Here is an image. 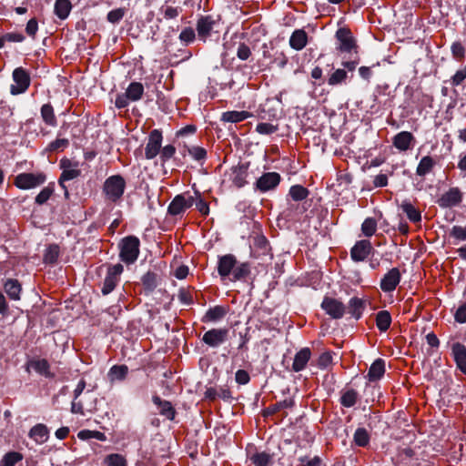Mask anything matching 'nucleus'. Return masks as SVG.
<instances>
[{
    "instance_id": "29",
    "label": "nucleus",
    "mask_w": 466,
    "mask_h": 466,
    "mask_svg": "<svg viewBox=\"0 0 466 466\" xmlns=\"http://www.w3.org/2000/svg\"><path fill=\"white\" fill-rule=\"evenodd\" d=\"M4 289L10 299H20L22 287L17 279H8L4 284Z\"/></svg>"
},
{
    "instance_id": "21",
    "label": "nucleus",
    "mask_w": 466,
    "mask_h": 466,
    "mask_svg": "<svg viewBox=\"0 0 466 466\" xmlns=\"http://www.w3.org/2000/svg\"><path fill=\"white\" fill-rule=\"evenodd\" d=\"M414 141L413 135L409 131H401L393 137V145L400 151L409 150Z\"/></svg>"
},
{
    "instance_id": "35",
    "label": "nucleus",
    "mask_w": 466,
    "mask_h": 466,
    "mask_svg": "<svg viewBox=\"0 0 466 466\" xmlns=\"http://www.w3.org/2000/svg\"><path fill=\"white\" fill-rule=\"evenodd\" d=\"M250 114L248 111H227L221 116V120L228 123H238L247 119Z\"/></svg>"
},
{
    "instance_id": "53",
    "label": "nucleus",
    "mask_w": 466,
    "mask_h": 466,
    "mask_svg": "<svg viewBox=\"0 0 466 466\" xmlns=\"http://www.w3.org/2000/svg\"><path fill=\"white\" fill-rule=\"evenodd\" d=\"M196 37L195 30L192 27L184 28L179 34V40L185 45L192 43Z\"/></svg>"
},
{
    "instance_id": "10",
    "label": "nucleus",
    "mask_w": 466,
    "mask_h": 466,
    "mask_svg": "<svg viewBox=\"0 0 466 466\" xmlns=\"http://www.w3.org/2000/svg\"><path fill=\"white\" fill-rule=\"evenodd\" d=\"M321 308L329 316L335 319H341L346 309L341 301L329 297L323 299Z\"/></svg>"
},
{
    "instance_id": "54",
    "label": "nucleus",
    "mask_w": 466,
    "mask_h": 466,
    "mask_svg": "<svg viewBox=\"0 0 466 466\" xmlns=\"http://www.w3.org/2000/svg\"><path fill=\"white\" fill-rule=\"evenodd\" d=\"M188 155L197 161H202L207 157V151L200 147H192L187 149Z\"/></svg>"
},
{
    "instance_id": "17",
    "label": "nucleus",
    "mask_w": 466,
    "mask_h": 466,
    "mask_svg": "<svg viewBox=\"0 0 466 466\" xmlns=\"http://www.w3.org/2000/svg\"><path fill=\"white\" fill-rule=\"evenodd\" d=\"M372 246L370 240H360L352 247L350 258L356 262L363 261L370 254Z\"/></svg>"
},
{
    "instance_id": "64",
    "label": "nucleus",
    "mask_w": 466,
    "mask_h": 466,
    "mask_svg": "<svg viewBox=\"0 0 466 466\" xmlns=\"http://www.w3.org/2000/svg\"><path fill=\"white\" fill-rule=\"evenodd\" d=\"M236 382L240 385H246L249 382L250 377L245 370H238L235 374Z\"/></svg>"
},
{
    "instance_id": "60",
    "label": "nucleus",
    "mask_w": 466,
    "mask_h": 466,
    "mask_svg": "<svg viewBox=\"0 0 466 466\" xmlns=\"http://www.w3.org/2000/svg\"><path fill=\"white\" fill-rule=\"evenodd\" d=\"M124 15L125 10L123 8H116L108 12L106 17L110 23L116 24L123 18Z\"/></svg>"
},
{
    "instance_id": "16",
    "label": "nucleus",
    "mask_w": 466,
    "mask_h": 466,
    "mask_svg": "<svg viewBox=\"0 0 466 466\" xmlns=\"http://www.w3.org/2000/svg\"><path fill=\"white\" fill-rule=\"evenodd\" d=\"M336 37L339 42L338 48L341 52L351 53L356 49V42L350 30L346 28H339L336 32Z\"/></svg>"
},
{
    "instance_id": "13",
    "label": "nucleus",
    "mask_w": 466,
    "mask_h": 466,
    "mask_svg": "<svg viewBox=\"0 0 466 466\" xmlns=\"http://www.w3.org/2000/svg\"><path fill=\"white\" fill-rule=\"evenodd\" d=\"M269 253V244L263 235H256L250 242V254L253 258H260Z\"/></svg>"
},
{
    "instance_id": "52",
    "label": "nucleus",
    "mask_w": 466,
    "mask_h": 466,
    "mask_svg": "<svg viewBox=\"0 0 466 466\" xmlns=\"http://www.w3.org/2000/svg\"><path fill=\"white\" fill-rule=\"evenodd\" d=\"M54 193V187L51 185H48L47 187H44L38 195L35 197V203L38 205L45 204L50 197Z\"/></svg>"
},
{
    "instance_id": "57",
    "label": "nucleus",
    "mask_w": 466,
    "mask_h": 466,
    "mask_svg": "<svg viewBox=\"0 0 466 466\" xmlns=\"http://www.w3.org/2000/svg\"><path fill=\"white\" fill-rule=\"evenodd\" d=\"M0 37L4 46L5 42L21 43L25 40V36L21 33L15 32L6 33Z\"/></svg>"
},
{
    "instance_id": "30",
    "label": "nucleus",
    "mask_w": 466,
    "mask_h": 466,
    "mask_svg": "<svg viewBox=\"0 0 466 466\" xmlns=\"http://www.w3.org/2000/svg\"><path fill=\"white\" fill-rule=\"evenodd\" d=\"M385 373V361L382 359H377L370 367L367 378L370 381L380 380Z\"/></svg>"
},
{
    "instance_id": "20",
    "label": "nucleus",
    "mask_w": 466,
    "mask_h": 466,
    "mask_svg": "<svg viewBox=\"0 0 466 466\" xmlns=\"http://www.w3.org/2000/svg\"><path fill=\"white\" fill-rule=\"evenodd\" d=\"M29 369H33L36 373L46 377V378H54V374L50 371V365L48 361L45 359H33L28 361L26 370L29 371Z\"/></svg>"
},
{
    "instance_id": "39",
    "label": "nucleus",
    "mask_w": 466,
    "mask_h": 466,
    "mask_svg": "<svg viewBox=\"0 0 466 466\" xmlns=\"http://www.w3.org/2000/svg\"><path fill=\"white\" fill-rule=\"evenodd\" d=\"M358 392L355 390H346L341 394L340 404L346 408L353 407L358 400Z\"/></svg>"
},
{
    "instance_id": "22",
    "label": "nucleus",
    "mask_w": 466,
    "mask_h": 466,
    "mask_svg": "<svg viewBox=\"0 0 466 466\" xmlns=\"http://www.w3.org/2000/svg\"><path fill=\"white\" fill-rule=\"evenodd\" d=\"M230 180L237 187H242L247 184L248 166L238 165L230 169Z\"/></svg>"
},
{
    "instance_id": "46",
    "label": "nucleus",
    "mask_w": 466,
    "mask_h": 466,
    "mask_svg": "<svg viewBox=\"0 0 466 466\" xmlns=\"http://www.w3.org/2000/svg\"><path fill=\"white\" fill-rule=\"evenodd\" d=\"M141 281L145 289L148 291L154 290L157 286V275L151 271L147 272L142 277Z\"/></svg>"
},
{
    "instance_id": "36",
    "label": "nucleus",
    "mask_w": 466,
    "mask_h": 466,
    "mask_svg": "<svg viewBox=\"0 0 466 466\" xmlns=\"http://www.w3.org/2000/svg\"><path fill=\"white\" fill-rule=\"evenodd\" d=\"M391 324V316L388 310H380L376 315V326L380 331L385 332Z\"/></svg>"
},
{
    "instance_id": "1",
    "label": "nucleus",
    "mask_w": 466,
    "mask_h": 466,
    "mask_svg": "<svg viewBox=\"0 0 466 466\" xmlns=\"http://www.w3.org/2000/svg\"><path fill=\"white\" fill-rule=\"evenodd\" d=\"M126 188V180L121 175L108 177L103 185V193L106 201L117 203L121 200Z\"/></svg>"
},
{
    "instance_id": "25",
    "label": "nucleus",
    "mask_w": 466,
    "mask_h": 466,
    "mask_svg": "<svg viewBox=\"0 0 466 466\" xmlns=\"http://www.w3.org/2000/svg\"><path fill=\"white\" fill-rule=\"evenodd\" d=\"M152 401L157 406L158 411L161 415L167 417L168 420L175 418V410L168 400H162L159 396H153Z\"/></svg>"
},
{
    "instance_id": "18",
    "label": "nucleus",
    "mask_w": 466,
    "mask_h": 466,
    "mask_svg": "<svg viewBox=\"0 0 466 466\" xmlns=\"http://www.w3.org/2000/svg\"><path fill=\"white\" fill-rule=\"evenodd\" d=\"M280 181V176L277 172H268L262 175L256 182L257 188L266 192L275 188Z\"/></svg>"
},
{
    "instance_id": "49",
    "label": "nucleus",
    "mask_w": 466,
    "mask_h": 466,
    "mask_svg": "<svg viewBox=\"0 0 466 466\" xmlns=\"http://www.w3.org/2000/svg\"><path fill=\"white\" fill-rule=\"evenodd\" d=\"M346 78L347 72L344 69H337L330 75L328 84L329 86H337L343 83Z\"/></svg>"
},
{
    "instance_id": "61",
    "label": "nucleus",
    "mask_w": 466,
    "mask_h": 466,
    "mask_svg": "<svg viewBox=\"0 0 466 466\" xmlns=\"http://www.w3.org/2000/svg\"><path fill=\"white\" fill-rule=\"evenodd\" d=\"M454 319L460 324L466 323V302L461 304L454 313Z\"/></svg>"
},
{
    "instance_id": "55",
    "label": "nucleus",
    "mask_w": 466,
    "mask_h": 466,
    "mask_svg": "<svg viewBox=\"0 0 466 466\" xmlns=\"http://www.w3.org/2000/svg\"><path fill=\"white\" fill-rule=\"evenodd\" d=\"M278 130V126L270 123H258L256 127V131L261 135H270Z\"/></svg>"
},
{
    "instance_id": "59",
    "label": "nucleus",
    "mask_w": 466,
    "mask_h": 466,
    "mask_svg": "<svg viewBox=\"0 0 466 466\" xmlns=\"http://www.w3.org/2000/svg\"><path fill=\"white\" fill-rule=\"evenodd\" d=\"M69 145V140L66 138H56V140L52 141L48 145V150L49 151H56L59 149H64L67 147Z\"/></svg>"
},
{
    "instance_id": "40",
    "label": "nucleus",
    "mask_w": 466,
    "mask_h": 466,
    "mask_svg": "<svg viewBox=\"0 0 466 466\" xmlns=\"http://www.w3.org/2000/svg\"><path fill=\"white\" fill-rule=\"evenodd\" d=\"M370 434L365 428H358L353 435L354 443L359 447H366L370 442Z\"/></svg>"
},
{
    "instance_id": "26",
    "label": "nucleus",
    "mask_w": 466,
    "mask_h": 466,
    "mask_svg": "<svg viewBox=\"0 0 466 466\" xmlns=\"http://www.w3.org/2000/svg\"><path fill=\"white\" fill-rule=\"evenodd\" d=\"M307 42L308 35L303 29L295 30L289 38L290 46L297 51L303 49L306 46Z\"/></svg>"
},
{
    "instance_id": "24",
    "label": "nucleus",
    "mask_w": 466,
    "mask_h": 466,
    "mask_svg": "<svg viewBox=\"0 0 466 466\" xmlns=\"http://www.w3.org/2000/svg\"><path fill=\"white\" fill-rule=\"evenodd\" d=\"M311 352L309 348H303L297 352L292 364L293 370L296 372L303 370L309 360Z\"/></svg>"
},
{
    "instance_id": "27",
    "label": "nucleus",
    "mask_w": 466,
    "mask_h": 466,
    "mask_svg": "<svg viewBox=\"0 0 466 466\" xmlns=\"http://www.w3.org/2000/svg\"><path fill=\"white\" fill-rule=\"evenodd\" d=\"M401 210L406 214L409 220L412 223L421 221V213L416 208L410 200L404 199L400 204Z\"/></svg>"
},
{
    "instance_id": "42",
    "label": "nucleus",
    "mask_w": 466,
    "mask_h": 466,
    "mask_svg": "<svg viewBox=\"0 0 466 466\" xmlns=\"http://www.w3.org/2000/svg\"><path fill=\"white\" fill-rule=\"evenodd\" d=\"M59 257V247L57 245H50L46 248L44 253L43 260L46 264H54L57 261Z\"/></svg>"
},
{
    "instance_id": "28",
    "label": "nucleus",
    "mask_w": 466,
    "mask_h": 466,
    "mask_svg": "<svg viewBox=\"0 0 466 466\" xmlns=\"http://www.w3.org/2000/svg\"><path fill=\"white\" fill-rule=\"evenodd\" d=\"M435 166L436 161L434 160V158L431 156H425L421 157L417 166L416 175L423 177L430 174L433 170Z\"/></svg>"
},
{
    "instance_id": "5",
    "label": "nucleus",
    "mask_w": 466,
    "mask_h": 466,
    "mask_svg": "<svg viewBox=\"0 0 466 466\" xmlns=\"http://www.w3.org/2000/svg\"><path fill=\"white\" fill-rule=\"evenodd\" d=\"M46 179L43 173H21L16 176L15 185L20 189H31L44 184Z\"/></svg>"
},
{
    "instance_id": "23",
    "label": "nucleus",
    "mask_w": 466,
    "mask_h": 466,
    "mask_svg": "<svg viewBox=\"0 0 466 466\" xmlns=\"http://www.w3.org/2000/svg\"><path fill=\"white\" fill-rule=\"evenodd\" d=\"M28 436L34 440L35 443L43 444L47 441L49 438V430L45 424L38 423L31 428Z\"/></svg>"
},
{
    "instance_id": "56",
    "label": "nucleus",
    "mask_w": 466,
    "mask_h": 466,
    "mask_svg": "<svg viewBox=\"0 0 466 466\" xmlns=\"http://www.w3.org/2000/svg\"><path fill=\"white\" fill-rule=\"evenodd\" d=\"M450 236L458 241H464L466 240V228L453 226L450 231Z\"/></svg>"
},
{
    "instance_id": "7",
    "label": "nucleus",
    "mask_w": 466,
    "mask_h": 466,
    "mask_svg": "<svg viewBox=\"0 0 466 466\" xmlns=\"http://www.w3.org/2000/svg\"><path fill=\"white\" fill-rule=\"evenodd\" d=\"M60 167L63 169V172L59 177V186L65 190L66 197L68 196L67 187L65 185L66 181L76 178L80 175V170L77 168V164H73L68 159H62L60 162Z\"/></svg>"
},
{
    "instance_id": "38",
    "label": "nucleus",
    "mask_w": 466,
    "mask_h": 466,
    "mask_svg": "<svg viewBox=\"0 0 466 466\" xmlns=\"http://www.w3.org/2000/svg\"><path fill=\"white\" fill-rule=\"evenodd\" d=\"M125 93L132 102H136L141 99L144 94V86L139 82H132L129 84Z\"/></svg>"
},
{
    "instance_id": "6",
    "label": "nucleus",
    "mask_w": 466,
    "mask_h": 466,
    "mask_svg": "<svg viewBox=\"0 0 466 466\" xmlns=\"http://www.w3.org/2000/svg\"><path fill=\"white\" fill-rule=\"evenodd\" d=\"M123 266L119 263L110 266L107 268V273L104 279L103 287L101 289L103 295H108L115 289L116 284L119 281V277L123 272Z\"/></svg>"
},
{
    "instance_id": "12",
    "label": "nucleus",
    "mask_w": 466,
    "mask_h": 466,
    "mask_svg": "<svg viewBox=\"0 0 466 466\" xmlns=\"http://www.w3.org/2000/svg\"><path fill=\"white\" fill-rule=\"evenodd\" d=\"M162 139V133L159 130L154 129L150 132L148 141L145 148V156L147 159H153L159 154Z\"/></svg>"
},
{
    "instance_id": "51",
    "label": "nucleus",
    "mask_w": 466,
    "mask_h": 466,
    "mask_svg": "<svg viewBox=\"0 0 466 466\" xmlns=\"http://www.w3.org/2000/svg\"><path fill=\"white\" fill-rule=\"evenodd\" d=\"M105 462L107 466H127L126 459L121 454L117 453L107 455Z\"/></svg>"
},
{
    "instance_id": "15",
    "label": "nucleus",
    "mask_w": 466,
    "mask_h": 466,
    "mask_svg": "<svg viewBox=\"0 0 466 466\" xmlns=\"http://www.w3.org/2000/svg\"><path fill=\"white\" fill-rule=\"evenodd\" d=\"M401 276L398 268L390 269L380 280V289L384 292H391L399 285Z\"/></svg>"
},
{
    "instance_id": "50",
    "label": "nucleus",
    "mask_w": 466,
    "mask_h": 466,
    "mask_svg": "<svg viewBox=\"0 0 466 466\" xmlns=\"http://www.w3.org/2000/svg\"><path fill=\"white\" fill-rule=\"evenodd\" d=\"M451 52L453 56L458 61H461L465 57V47L460 41H455L452 43L451 46Z\"/></svg>"
},
{
    "instance_id": "8",
    "label": "nucleus",
    "mask_w": 466,
    "mask_h": 466,
    "mask_svg": "<svg viewBox=\"0 0 466 466\" xmlns=\"http://www.w3.org/2000/svg\"><path fill=\"white\" fill-rule=\"evenodd\" d=\"M194 202L195 198L192 196H186L185 194L177 195L170 202L167 212L172 216L181 215L191 208Z\"/></svg>"
},
{
    "instance_id": "32",
    "label": "nucleus",
    "mask_w": 466,
    "mask_h": 466,
    "mask_svg": "<svg viewBox=\"0 0 466 466\" xmlns=\"http://www.w3.org/2000/svg\"><path fill=\"white\" fill-rule=\"evenodd\" d=\"M365 309V302L361 299L353 297L349 301V312L356 319H360Z\"/></svg>"
},
{
    "instance_id": "2",
    "label": "nucleus",
    "mask_w": 466,
    "mask_h": 466,
    "mask_svg": "<svg viewBox=\"0 0 466 466\" xmlns=\"http://www.w3.org/2000/svg\"><path fill=\"white\" fill-rule=\"evenodd\" d=\"M139 239L135 236H128L122 239L120 244V258L127 264L134 263L139 255Z\"/></svg>"
},
{
    "instance_id": "4",
    "label": "nucleus",
    "mask_w": 466,
    "mask_h": 466,
    "mask_svg": "<svg viewBox=\"0 0 466 466\" xmlns=\"http://www.w3.org/2000/svg\"><path fill=\"white\" fill-rule=\"evenodd\" d=\"M12 78L15 84L11 85L10 93L13 96L24 94L30 86V75L23 67H16L14 69L12 73Z\"/></svg>"
},
{
    "instance_id": "9",
    "label": "nucleus",
    "mask_w": 466,
    "mask_h": 466,
    "mask_svg": "<svg viewBox=\"0 0 466 466\" xmlns=\"http://www.w3.org/2000/svg\"><path fill=\"white\" fill-rule=\"evenodd\" d=\"M228 337V329H211L204 333L202 341L211 348H218L227 341Z\"/></svg>"
},
{
    "instance_id": "63",
    "label": "nucleus",
    "mask_w": 466,
    "mask_h": 466,
    "mask_svg": "<svg viewBox=\"0 0 466 466\" xmlns=\"http://www.w3.org/2000/svg\"><path fill=\"white\" fill-rule=\"evenodd\" d=\"M176 153V148L172 145H167L160 152V158L163 162L169 160Z\"/></svg>"
},
{
    "instance_id": "45",
    "label": "nucleus",
    "mask_w": 466,
    "mask_h": 466,
    "mask_svg": "<svg viewBox=\"0 0 466 466\" xmlns=\"http://www.w3.org/2000/svg\"><path fill=\"white\" fill-rule=\"evenodd\" d=\"M159 12L163 15V17L166 20H170L177 18L182 12V8L178 6L163 5L160 7Z\"/></svg>"
},
{
    "instance_id": "48",
    "label": "nucleus",
    "mask_w": 466,
    "mask_h": 466,
    "mask_svg": "<svg viewBox=\"0 0 466 466\" xmlns=\"http://www.w3.org/2000/svg\"><path fill=\"white\" fill-rule=\"evenodd\" d=\"M250 460L255 466H268L271 456L267 452H257Z\"/></svg>"
},
{
    "instance_id": "31",
    "label": "nucleus",
    "mask_w": 466,
    "mask_h": 466,
    "mask_svg": "<svg viewBox=\"0 0 466 466\" xmlns=\"http://www.w3.org/2000/svg\"><path fill=\"white\" fill-rule=\"evenodd\" d=\"M228 313V310L223 306H215L210 308L204 315L202 321L204 322H217L222 319Z\"/></svg>"
},
{
    "instance_id": "41",
    "label": "nucleus",
    "mask_w": 466,
    "mask_h": 466,
    "mask_svg": "<svg viewBox=\"0 0 466 466\" xmlns=\"http://www.w3.org/2000/svg\"><path fill=\"white\" fill-rule=\"evenodd\" d=\"M128 373V367L126 365H114L109 370L108 375L111 380H123Z\"/></svg>"
},
{
    "instance_id": "19",
    "label": "nucleus",
    "mask_w": 466,
    "mask_h": 466,
    "mask_svg": "<svg viewBox=\"0 0 466 466\" xmlns=\"http://www.w3.org/2000/svg\"><path fill=\"white\" fill-rule=\"evenodd\" d=\"M451 353L457 368L466 375V347L461 342H455L451 346Z\"/></svg>"
},
{
    "instance_id": "33",
    "label": "nucleus",
    "mask_w": 466,
    "mask_h": 466,
    "mask_svg": "<svg viewBox=\"0 0 466 466\" xmlns=\"http://www.w3.org/2000/svg\"><path fill=\"white\" fill-rule=\"evenodd\" d=\"M40 114L43 121L46 125L50 127H56L57 125V120L51 104L43 105L40 109Z\"/></svg>"
},
{
    "instance_id": "47",
    "label": "nucleus",
    "mask_w": 466,
    "mask_h": 466,
    "mask_svg": "<svg viewBox=\"0 0 466 466\" xmlns=\"http://www.w3.org/2000/svg\"><path fill=\"white\" fill-rule=\"evenodd\" d=\"M377 229V221L373 218H367L362 225L361 231L366 237H371Z\"/></svg>"
},
{
    "instance_id": "34",
    "label": "nucleus",
    "mask_w": 466,
    "mask_h": 466,
    "mask_svg": "<svg viewBox=\"0 0 466 466\" xmlns=\"http://www.w3.org/2000/svg\"><path fill=\"white\" fill-rule=\"evenodd\" d=\"M250 274V266L247 262L236 264L233 273L229 278L231 281H238L245 279Z\"/></svg>"
},
{
    "instance_id": "44",
    "label": "nucleus",
    "mask_w": 466,
    "mask_h": 466,
    "mask_svg": "<svg viewBox=\"0 0 466 466\" xmlns=\"http://www.w3.org/2000/svg\"><path fill=\"white\" fill-rule=\"evenodd\" d=\"M289 195L293 200L301 201L307 198L309 190L300 185H294L289 188Z\"/></svg>"
},
{
    "instance_id": "14",
    "label": "nucleus",
    "mask_w": 466,
    "mask_h": 466,
    "mask_svg": "<svg viewBox=\"0 0 466 466\" xmlns=\"http://www.w3.org/2000/svg\"><path fill=\"white\" fill-rule=\"evenodd\" d=\"M462 200V195L458 187H451L442 194L437 200V204L442 208H452L459 205Z\"/></svg>"
},
{
    "instance_id": "43",
    "label": "nucleus",
    "mask_w": 466,
    "mask_h": 466,
    "mask_svg": "<svg viewBox=\"0 0 466 466\" xmlns=\"http://www.w3.org/2000/svg\"><path fill=\"white\" fill-rule=\"evenodd\" d=\"M22 460L23 456L21 453L17 451H9L5 453L0 461V466H15Z\"/></svg>"
},
{
    "instance_id": "37",
    "label": "nucleus",
    "mask_w": 466,
    "mask_h": 466,
    "mask_svg": "<svg viewBox=\"0 0 466 466\" xmlns=\"http://www.w3.org/2000/svg\"><path fill=\"white\" fill-rule=\"evenodd\" d=\"M72 9L69 0H56L55 14L62 20L66 19Z\"/></svg>"
},
{
    "instance_id": "3",
    "label": "nucleus",
    "mask_w": 466,
    "mask_h": 466,
    "mask_svg": "<svg viewBox=\"0 0 466 466\" xmlns=\"http://www.w3.org/2000/svg\"><path fill=\"white\" fill-rule=\"evenodd\" d=\"M219 27V19H215L211 15L199 17L197 22V32L198 38L205 42L212 35V33H218Z\"/></svg>"
},
{
    "instance_id": "62",
    "label": "nucleus",
    "mask_w": 466,
    "mask_h": 466,
    "mask_svg": "<svg viewBox=\"0 0 466 466\" xmlns=\"http://www.w3.org/2000/svg\"><path fill=\"white\" fill-rule=\"evenodd\" d=\"M299 461L303 466H323L322 461L319 456H314L313 458L304 456L300 457Z\"/></svg>"
},
{
    "instance_id": "11",
    "label": "nucleus",
    "mask_w": 466,
    "mask_h": 466,
    "mask_svg": "<svg viewBox=\"0 0 466 466\" xmlns=\"http://www.w3.org/2000/svg\"><path fill=\"white\" fill-rule=\"evenodd\" d=\"M237 264V258L232 254H227L218 257V272L222 280L229 279L231 277L234 268Z\"/></svg>"
},
{
    "instance_id": "58",
    "label": "nucleus",
    "mask_w": 466,
    "mask_h": 466,
    "mask_svg": "<svg viewBox=\"0 0 466 466\" xmlns=\"http://www.w3.org/2000/svg\"><path fill=\"white\" fill-rule=\"evenodd\" d=\"M466 79V66L456 71L451 79V84L453 86H458L462 84Z\"/></svg>"
}]
</instances>
